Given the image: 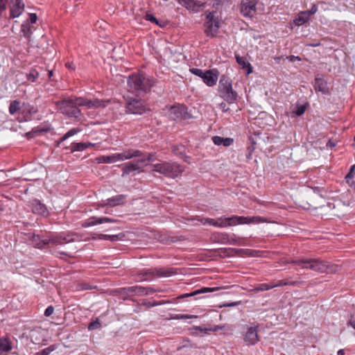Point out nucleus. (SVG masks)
<instances>
[{
  "label": "nucleus",
  "mask_w": 355,
  "mask_h": 355,
  "mask_svg": "<svg viewBox=\"0 0 355 355\" xmlns=\"http://www.w3.org/2000/svg\"><path fill=\"white\" fill-rule=\"evenodd\" d=\"M7 0H0V17L2 16L3 12L6 10Z\"/></svg>",
  "instance_id": "54"
},
{
  "label": "nucleus",
  "mask_w": 355,
  "mask_h": 355,
  "mask_svg": "<svg viewBox=\"0 0 355 355\" xmlns=\"http://www.w3.org/2000/svg\"><path fill=\"white\" fill-rule=\"evenodd\" d=\"M37 16L35 13H30L29 14V21L31 24H35L37 21Z\"/></svg>",
  "instance_id": "59"
},
{
  "label": "nucleus",
  "mask_w": 355,
  "mask_h": 355,
  "mask_svg": "<svg viewBox=\"0 0 355 355\" xmlns=\"http://www.w3.org/2000/svg\"><path fill=\"white\" fill-rule=\"evenodd\" d=\"M126 195L119 194L107 199L105 202L103 201L101 203L98 204V207H104L106 206L116 207L123 205L126 202Z\"/></svg>",
  "instance_id": "14"
},
{
  "label": "nucleus",
  "mask_w": 355,
  "mask_h": 355,
  "mask_svg": "<svg viewBox=\"0 0 355 355\" xmlns=\"http://www.w3.org/2000/svg\"><path fill=\"white\" fill-rule=\"evenodd\" d=\"M348 324L350 325L351 327H352L355 329V319H354L353 316L348 322Z\"/></svg>",
  "instance_id": "64"
},
{
  "label": "nucleus",
  "mask_w": 355,
  "mask_h": 355,
  "mask_svg": "<svg viewBox=\"0 0 355 355\" xmlns=\"http://www.w3.org/2000/svg\"><path fill=\"white\" fill-rule=\"evenodd\" d=\"M32 211L33 213L42 216H47L49 212L44 204L42 203L40 200L34 199L31 202Z\"/></svg>",
  "instance_id": "19"
},
{
  "label": "nucleus",
  "mask_w": 355,
  "mask_h": 355,
  "mask_svg": "<svg viewBox=\"0 0 355 355\" xmlns=\"http://www.w3.org/2000/svg\"><path fill=\"white\" fill-rule=\"evenodd\" d=\"M152 166L153 171L159 173L170 178H175L183 172L182 166L176 162H162L153 164Z\"/></svg>",
  "instance_id": "4"
},
{
  "label": "nucleus",
  "mask_w": 355,
  "mask_h": 355,
  "mask_svg": "<svg viewBox=\"0 0 355 355\" xmlns=\"http://www.w3.org/2000/svg\"><path fill=\"white\" fill-rule=\"evenodd\" d=\"M122 170V177H125L129 174L134 173L135 172L140 173L141 168L143 167L141 162H139V159L133 161L125 163L121 165Z\"/></svg>",
  "instance_id": "11"
},
{
  "label": "nucleus",
  "mask_w": 355,
  "mask_h": 355,
  "mask_svg": "<svg viewBox=\"0 0 355 355\" xmlns=\"http://www.w3.org/2000/svg\"><path fill=\"white\" fill-rule=\"evenodd\" d=\"M202 224H209L215 227H224L244 223V216H232L229 218H218L217 219L202 218L199 220Z\"/></svg>",
  "instance_id": "5"
},
{
  "label": "nucleus",
  "mask_w": 355,
  "mask_h": 355,
  "mask_svg": "<svg viewBox=\"0 0 355 355\" xmlns=\"http://www.w3.org/2000/svg\"><path fill=\"white\" fill-rule=\"evenodd\" d=\"M145 19L147 20V21H149L152 23H158V19L157 18L155 17V16L152 14H148L147 13L146 15V17H145Z\"/></svg>",
  "instance_id": "55"
},
{
  "label": "nucleus",
  "mask_w": 355,
  "mask_h": 355,
  "mask_svg": "<svg viewBox=\"0 0 355 355\" xmlns=\"http://www.w3.org/2000/svg\"><path fill=\"white\" fill-rule=\"evenodd\" d=\"M32 241L35 247L42 249L44 246L51 243V237L41 238L39 235L33 234L32 236Z\"/></svg>",
  "instance_id": "22"
},
{
  "label": "nucleus",
  "mask_w": 355,
  "mask_h": 355,
  "mask_svg": "<svg viewBox=\"0 0 355 355\" xmlns=\"http://www.w3.org/2000/svg\"><path fill=\"white\" fill-rule=\"evenodd\" d=\"M79 131H80V130L78 128H72V129L69 130L66 134L64 135V136L62 137H61L60 141H63L66 140L67 139H68L69 137L73 136L74 135L78 133Z\"/></svg>",
  "instance_id": "44"
},
{
  "label": "nucleus",
  "mask_w": 355,
  "mask_h": 355,
  "mask_svg": "<svg viewBox=\"0 0 355 355\" xmlns=\"http://www.w3.org/2000/svg\"><path fill=\"white\" fill-rule=\"evenodd\" d=\"M286 59H288L291 62H293L295 60H298V61L301 60V58L299 56H295V55L287 56Z\"/></svg>",
  "instance_id": "62"
},
{
  "label": "nucleus",
  "mask_w": 355,
  "mask_h": 355,
  "mask_svg": "<svg viewBox=\"0 0 355 355\" xmlns=\"http://www.w3.org/2000/svg\"><path fill=\"white\" fill-rule=\"evenodd\" d=\"M155 154L154 153H143V156H141L139 158V162H141L142 166H146L150 162H154L155 160Z\"/></svg>",
  "instance_id": "29"
},
{
  "label": "nucleus",
  "mask_w": 355,
  "mask_h": 355,
  "mask_svg": "<svg viewBox=\"0 0 355 355\" xmlns=\"http://www.w3.org/2000/svg\"><path fill=\"white\" fill-rule=\"evenodd\" d=\"M306 109V107L305 105H300L297 106V109L294 112L297 116H301L305 112Z\"/></svg>",
  "instance_id": "47"
},
{
  "label": "nucleus",
  "mask_w": 355,
  "mask_h": 355,
  "mask_svg": "<svg viewBox=\"0 0 355 355\" xmlns=\"http://www.w3.org/2000/svg\"><path fill=\"white\" fill-rule=\"evenodd\" d=\"M235 58L236 62L242 67V69H244V57L241 56L236 52L235 53Z\"/></svg>",
  "instance_id": "51"
},
{
  "label": "nucleus",
  "mask_w": 355,
  "mask_h": 355,
  "mask_svg": "<svg viewBox=\"0 0 355 355\" xmlns=\"http://www.w3.org/2000/svg\"><path fill=\"white\" fill-rule=\"evenodd\" d=\"M98 163H114L115 162V158L114 155L108 156H100L96 158Z\"/></svg>",
  "instance_id": "39"
},
{
  "label": "nucleus",
  "mask_w": 355,
  "mask_h": 355,
  "mask_svg": "<svg viewBox=\"0 0 355 355\" xmlns=\"http://www.w3.org/2000/svg\"><path fill=\"white\" fill-rule=\"evenodd\" d=\"M123 154L125 159H129L133 157H137L139 159L141 156H143V152L135 149H128L125 150L123 151Z\"/></svg>",
  "instance_id": "30"
},
{
  "label": "nucleus",
  "mask_w": 355,
  "mask_h": 355,
  "mask_svg": "<svg viewBox=\"0 0 355 355\" xmlns=\"http://www.w3.org/2000/svg\"><path fill=\"white\" fill-rule=\"evenodd\" d=\"M94 144L92 143H73L71 146V151H83L89 147H93Z\"/></svg>",
  "instance_id": "27"
},
{
  "label": "nucleus",
  "mask_w": 355,
  "mask_h": 355,
  "mask_svg": "<svg viewBox=\"0 0 355 355\" xmlns=\"http://www.w3.org/2000/svg\"><path fill=\"white\" fill-rule=\"evenodd\" d=\"M101 326L100 322L97 320L89 323L88 326L89 330H94L100 328Z\"/></svg>",
  "instance_id": "48"
},
{
  "label": "nucleus",
  "mask_w": 355,
  "mask_h": 355,
  "mask_svg": "<svg viewBox=\"0 0 355 355\" xmlns=\"http://www.w3.org/2000/svg\"><path fill=\"white\" fill-rule=\"evenodd\" d=\"M313 87L315 92H320L323 94H327L329 92L327 82L323 78L316 77Z\"/></svg>",
  "instance_id": "18"
},
{
  "label": "nucleus",
  "mask_w": 355,
  "mask_h": 355,
  "mask_svg": "<svg viewBox=\"0 0 355 355\" xmlns=\"http://www.w3.org/2000/svg\"><path fill=\"white\" fill-rule=\"evenodd\" d=\"M213 239L223 243H227L229 241L228 236L225 234H215L213 236Z\"/></svg>",
  "instance_id": "42"
},
{
  "label": "nucleus",
  "mask_w": 355,
  "mask_h": 355,
  "mask_svg": "<svg viewBox=\"0 0 355 355\" xmlns=\"http://www.w3.org/2000/svg\"><path fill=\"white\" fill-rule=\"evenodd\" d=\"M77 101L78 102L76 103H78L79 106H85L89 109L94 108L92 100L87 99L83 97H77Z\"/></svg>",
  "instance_id": "34"
},
{
  "label": "nucleus",
  "mask_w": 355,
  "mask_h": 355,
  "mask_svg": "<svg viewBox=\"0 0 355 355\" xmlns=\"http://www.w3.org/2000/svg\"><path fill=\"white\" fill-rule=\"evenodd\" d=\"M65 66H66V67H67L69 69H70L71 71L75 70V65L73 64V62H67L65 64Z\"/></svg>",
  "instance_id": "63"
},
{
  "label": "nucleus",
  "mask_w": 355,
  "mask_h": 355,
  "mask_svg": "<svg viewBox=\"0 0 355 355\" xmlns=\"http://www.w3.org/2000/svg\"><path fill=\"white\" fill-rule=\"evenodd\" d=\"M258 328L259 324H253L248 328L245 332V345H253L259 340Z\"/></svg>",
  "instance_id": "12"
},
{
  "label": "nucleus",
  "mask_w": 355,
  "mask_h": 355,
  "mask_svg": "<svg viewBox=\"0 0 355 355\" xmlns=\"http://www.w3.org/2000/svg\"><path fill=\"white\" fill-rule=\"evenodd\" d=\"M245 224H257L263 223L266 220L260 216H245Z\"/></svg>",
  "instance_id": "35"
},
{
  "label": "nucleus",
  "mask_w": 355,
  "mask_h": 355,
  "mask_svg": "<svg viewBox=\"0 0 355 355\" xmlns=\"http://www.w3.org/2000/svg\"><path fill=\"white\" fill-rule=\"evenodd\" d=\"M354 169H355V164H354L353 166H351L349 172L345 176V179L347 180V182L349 181V179H352V178H354V173H355L354 172Z\"/></svg>",
  "instance_id": "52"
},
{
  "label": "nucleus",
  "mask_w": 355,
  "mask_h": 355,
  "mask_svg": "<svg viewBox=\"0 0 355 355\" xmlns=\"http://www.w3.org/2000/svg\"><path fill=\"white\" fill-rule=\"evenodd\" d=\"M215 11L209 12L207 15V21L205 22V33L207 36L214 37L216 35L218 30L220 27V21L218 17H216Z\"/></svg>",
  "instance_id": "8"
},
{
  "label": "nucleus",
  "mask_w": 355,
  "mask_h": 355,
  "mask_svg": "<svg viewBox=\"0 0 355 355\" xmlns=\"http://www.w3.org/2000/svg\"><path fill=\"white\" fill-rule=\"evenodd\" d=\"M20 109V102L19 101H12L9 105V113L10 114H15Z\"/></svg>",
  "instance_id": "38"
},
{
  "label": "nucleus",
  "mask_w": 355,
  "mask_h": 355,
  "mask_svg": "<svg viewBox=\"0 0 355 355\" xmlns=\"http://www.w3.org/2000/svg\"><path fill=\"white\" fill-rule=\"evenodd\" d=\"M190 72L200 78L209 87H212L216 84L218 80V71L216 69H210L204 71L201 69L191 68Z\"/></svg>",
  "instance_id": "6"
},
{
  "label": "nucleus",
  "mask_w": 355,
  "mask_h": 355,
  "mask_svg": "<svg viewBox=\"0 0 355 355\" xmlns=\"http://www.w3.org/2000/svg\"><path fill=\"white\" fill-rule=\"evenodd\" d=\"M176 272L175 270L172 268H154V269H149L145 271L144 272H141L139 274V275H141L143 277H171L173 275L175 274Z\"/></svg>",
  "instance_id": "10"
},
{
  "label": "nucleus",
  "mask_w": 355,
  "mask_h": 355,
  "mask_svg": "<svg viewBox=\"0 0 355 355\" xmlns=\"http://www.w3.org/2000/svg\"><path fill=\"white\" fill-rule=\"evenodd\" d=\"M118 220L109 218V217H96V216H92L85 220L82 226L83 227H87L98 224H102L103 223H117Z\"/></svg>",
  "instance_id": "15"
},
{
  "label": "nucleus",
  "mask_w": 355,
  "mask_h": 355,
  "mask_svg": "<svg viewBox=\"0 0 355 355\" xmlns=\"http://www.w3.org/2000/svg\"><path fill=\"white\" fill-rule=\"evenodd\" d=\"M275 288V284L271 283L270 284H260L257 287L253 288L252 286L250 288L245 287V291H268L271 288Z\"/></svg>",
  "instance_id": "26"
},
{
  "label": "nucleus",
  "mask_w": 355,
  "mask_h": 355,
  "mask_svg": "<svg viewBox=\"0 0 355 355\" xmlns=\"http://www.w3.org/2000/svg\"><path fill=\"white\" fill-rule=\"evenodd\" d=\"M261 253L259 250L245 249V257H260Z\"/></svg>",
  "instance_id": "45"
},
{
  "label": "nucleus",
  "mask_w": 355,
  "mask_h": 355,
  "mask_svg": "<svg viewBox=\"0 0 355 355\" xmlns=\"http://www.w3.org/2000/svg\"><path fill=\"white\" fill-rule=\"evenodd\" d=\"M179 2L188 9H191L193 11L198 12L199 8L204 6V3H200L196 0H179Z\"/></svg>",
  "instance_id": "21"
},
{
  "label": "nucleus",
  "mask_w": 355,
  "mask_h": 355,
  "mask_svg": "<svg viewBox=\"0 0 355 355\" xmlns=\"http://www.w3.org/2000/svg\"><path fill=\"white\" fill-rule=\"evenodd\" d=\"M309 20V14L304 11L301 12L294 19L296 26H302Z\"/></svg>",
  "instance_id": "28"
},
{
  "label": "nucleus",
  "mask_w": 355,
  "mask_h": 355,
  "mask_svg": "<svg viewBox=\"0 0 355 355\" xmlns=\"http://www.w3.org/2000/svg\"><path fill=\"white\" fill-rule=\"evenodd\" d=\"M12 348L11 342L8 338L2 337L0 338V354L3 352H9Z\"/></svg>",
  "instance_id": "25"
},
{
  "label": "nucleus",
  "mask_w": 355,
  "mask_h": 355,
  "mask_svg": "<svg viewBox=\"0 0 355 355\" xmlns=\"http://www.w3.org/2000/svg\"><path fill=\"white\" fill-rule=\"evenodd\" d=\"M219 92L220 96L229 103H232L236 100L237 94L235 92L232 90L231 83L223 78L220 80L219 82Z\"/></svg>",
  "instance_id": "7"
},
{
  "label": "nucleus",
  "mask_w": 355,
  "mask_h": 355,
  "mask_svg": "<svg viewBox=\"0 0 355 355\" xmlns=\"http://www.w3.org/2000/svg\"><path fill=\"white\" fill-rule=\"evenodd\" d=\"M187 115V107L184 105H174L169 110V116L173 120L185 119Z\"/></svg>",
  "instance_id": "13"
},
{
  "label": "nucleus",
  "mask_w": 355,
  "mask_h": 355,
  "mask_svg": "<svg viewBox=\"0 0 355 355\" xmlns=\"http://www.w3.org/2000/svg\"><path fill=\"white\" fill-rule=\"evenodd\" d=\"M211 139L215 145H223L225 147L231 146L234 142V139L232 138H223L220 136H214Z\"/></svg>",
  "instance_id": "24"
},
{
  "label": "nucleus",
  "mask_w": 355,
  "mask_h": 355,
  "mask_svg": "<svg viewBox=\"0 0 355 355\" xmlns=\"http://www.w3.org/2000/svg\"><path fill=\"white\" fill-rule=\"evenodd\" d=\"M128 85L130 90L139 94H146L153 85V80L141 73H134L128 77Z\"/></svg>",
  "instance_id": "3"
},
{
  "label": "nucleus",
  "mask_w": 355,
  "mask_h": 355,
  "mask_svg": "<svg viewBox=\"0 0 355 355\" xmlns=\"http://www.w3.org/2000/svg\"><path fill=\"white\" fill-rule=\"evenodd\" d=\"M53 311H54V308L53 306H49L46 308V309L44 311V315L46 317H49L51 316L53 313Z\"/></svg>",
  "instance_id": "57"
},
{
  "label": "nucleus",
  "mask_w": 355,
  "mask_h": 355,
  "mask_svg": "<svg viewBox=\"0 0 355 355\" xmlns=\"http://www.w3.org/2000/svg\"><path fill=\"white\" fill-rule=\"evenodd\" d=\"M252 72V67L249 62H245V75H248Z\"/></svg>",
  "instance_id": "61"
},
{
  "label": "nucleus",
  "mask_w": 355,
  "mask_h": 355,
  "mask_svg": "<svg viewBox=\"0 0 355 355\" xmlns=\"http://www.w3.org/2000/svg\"><path fill=\"white\" fill-rule=\"evenodd\" d=\"M114 157L115 158V162H117V161L125 160L123 152H122L121 153L114 154Z\"/></svg>",
  "instance_id": "56"
},
{
  "label": "nucleus",
  "mask_w": 355,
  "mask_h": 355,
  "mask_svg": "<svg viewBox=\"0 0 355 355\" xmlns=\"http://www.w3.org/2000/svg\"><path fill=\"white\" fill-rule=\"evenodd\" d=\"M300 282L297 281H286V280H279L276 284H275V287L284 286H295L300 284Z\"/></svg>",
  "instance_id": "41"
},
{
  "label": "nucleus",
  "mask_w": 355,
  "mask_h": 355,
  "mask_svg": "<svg viewBox=\"0 0 355 355\" xmlns=\"http://www.w3.org/2000/svg\"><path fill=\"white\" fill-rule=\"evenodd\" d=\"M77 102V97H71L56 101L55 105L57 109L64 115L80 121L83 118V114L78 108L79 105L76 103Z\"/></svg>",
  "instance_id": "2"
},
{
  "label": "nucleus",
  "mask_w": 355,
  "mask_h": 355,
  "mask_svg": "<svg viewBox=\"0 0 355 355\" xmlns=\"http://www.w3.org/2000/svg\"><path fill=\"white\" fill-rule=\"evenodd\" d=\"M318 10V8L316 7V6L315 5H313V6L311 7V8L309 10H306L305 11L306 12H308L309 14V17L310 18L311 15L315 14Z\"/></svg>",
  "instance_id": "60"
},
{
  "label": "nucleus",
  "mask_w": 355,
  "mask_h": 355,
  "mask_svg": "<svg viewBox=\"0 0 355 355\" xmlns=\"http://www.w3.org/2000/svg\"><path fill=\"white\" fill-rule=\"evenodd\" d=\"M125 289L128 293H135L137 295H142L144 291V286H134L125 288Z\"/></svg>",
  "instance_id": "37"
},
{
  "label": "nucleus",
  "mask_w": 355,
  "mask_h": 355,
  "mask_svg": "<svg viewBox=\"0 0 355 355\" xmlns=\"http://www.w3.org/2000/svg\"><path fill=\"white\" fill-rule=\"evenodd\" d=\"M218 289H219L218 287H212V288L203 287V288L198 289L193 292L182 294V295H180L178 298L182 299V298H185V297H193V296H195V295H197L199 294H204V293H207L216 291Z\"/></svg>",
  "instance_id": "20"
},
{
  "label": "nucleus",
  "mask_w": 355,
  "mask_h": 355,
  "mask_svg": "<svg viewBox=\"0 0 355 355\" xmlns=\"http://www.w3.org/2000/svg\"><path fill=\"white\" fill-rule=\"evenodd\" d=\"M96 288V286L92 285L87 282H81V283L78 284L77 286V289L78 291L92 290Z\"/></svg>",
  "instance_id": "43"
},
{
  "label": "nucleus",
  "mask_w": 355,
  "mask_h": 355,
  "mask_svg": "<svg viewBox=\"0 0 355 355\" xmlns=\"http://www.w3.org/2000/svg\"><path fill=\"white\" fill-rule=\"evenodd\" d=\"M155 292V290L150 287H144V291L142 295H148L153 294Z\"/></svg>",
  "instance_id": "53"
},
{
  "label": "nucleus",
  "mask_w": 355,
  "mask_h": 355,
  "mask_svg": "<svg viewBox=\"0 0 355 355\" xmlns=\"http://www.w3.org/2000/svg\"><path fill=\"white\" fill-rule=\"evenodd\" d=\"M21 32L23 33L24 37L28 40H30V37L33 34L31 26L28 22L22 24L21 26Z\"/></svg>",
  "instance_id": "31"
},
{
  "label": "nucleus",
  "mask_w": 355,
  "mask_h": 355,
  "mask_svg": "<svg viewBox=\"0 0 355 355\" xmlns=\"http://www.w3.org/2000/svg\"><path fill=\"white\" fill-rule=\"evenodd\" d=\"M93 101V107L98 108V107H105L110 103V100H100L98 98H95Z\"/></svg>",
  "instance_id": "36"
},
{
  "label": "nucleus",
  "mask_w": 355,
  "mask_h": 355,
  "mask_svg": "<svg viewBox=\"0 0 355 355\" xmlns=\"http://www.w3.org/2000/svg\"><path fill=\"white\" fill-rule=\"evenodd\" d=\"M74 241L73 235L70 234H60L51 237V243L55 245H62Z\"/></svg>",
  "instance_id": "17"
},
{
  "label": "nucleus",
  "mask_w": 355,
  "mask_h": 355,
  "mask_svg": "<svg viewBox=\"0 0 355 355\" xmlns=\"http://www.w3.org/2000/svg\"><path fill=\"white\" fill-rule=\"evenodd\" d=\"M42 132H44V130L42 129H33L31 132L27 133V136L28 137H33L35 135H37Z\"/></svg>",
  "instance_id": "58"
},
{
  "label": "nucleus",
  "mask_w": 355,
  "mask_h": 355,
  "mask_svg": "<svg viewBox=\"0 0 355 355\" xmlns=\"http://www.w3.org/2000/svg\"><path fill=\"white\" fill-rule=\"evenodd\" d=\"M198 315H188V314H178L174 318L175 319H190V318H197Z\"/></svg>",
  "instance_id": "50"
},
{
  "label": "nucleus",
  "mask_w": 355,
  "mask_h": 355,
  "mask_svg": "<svg viewBox=\"0 0 355 355\" xmlns=\"http://www.w3.org/2000/svg\"><path fill=\"white\" fill-rule=\"evenodd\" d=\"M245 17H252L256 14L258 0H245Z\"/></svg>",
  "instance_id": "23"
},
{
  "label": "nucleus",
  "mask_w": 355,
  "mask_h": 355,
  "mask_svg": "<svg viewBox=\"0 0 355 355\" xmlns=\"http://www.w3.org/2000/svg\"><path fill=\"white\" fill-rule=\"evenodd\" d=\"M147 110L144 102L141 99L130 98L125 105V112L131 114H142Z\"/></svg>",
  "instance_id": "9"
},
{
  "label": "nucleus",
  "mask_w": 355,
  "mask_h": 355,
  "mask_svg": "<svg viewBox=\"0 0 355 355\" xmlns=\"http://www.w3.org/2000/svg\"><path fill=\"white\" fill-rule=\"evenodd\" d=\"M286 263L296 264L303 269H310L320 273H329L334 271V266L333 265L320 259L303 257L300 259H293Z\"/></svg>",
  "instance_id": "1"
},
{
  "label": "nucleus",
  "mask_w": 355,
  "mask_h": 355,
  "mask_svg": "<svg viewBox=\"0 0 355 355\" xmlns=\"http://www.w3.org/2000/svg\"><path fill=\"white\" fill-rule=\"evenodd\" d=\"M55 349L54 345H50L49 347L42 349V351L35 354V355H49L51 352Z\"/></svg>",
  "instance_id": "46"
},
{
  "label": "nucleus",
  "mask_w": 355,
  "mask_h": 355,
  "mask_svg": "<svg viewBox=\"0 0 355 355\" xmlns=\"http://www.w3.org/2000/svg\"><path fill=\"white\" fill-rule=\"evenodd\" d=\"M10 18L18 17L24 10L22 0H10Z\"/></svg>",
  "instance_id": "16"
},
{
  "label": "nucleus",
  "mask_w": 355,
  "mask_h": 355,
  "mask_svg": "<svg viewBox=\"0 0 355 355\" xmlns=\"http://www.w3.org/2000/svg\"><path fill=\"white\" fill-rule=\"evenodd\" d=\"M172 152L180 157H183L186 154V147L182 144L174 146Z\"/></svg>",
  "instance_id": "33"
},
{
  "label": "nucleus",
  "mask_w": 355,
  "mask_h": 355,
  "mask_svg": "<svg viewBox=\"0 0 355 355\" xmlns=\"http://www.w3.org/2000/svg\"><path fill=\"white\" fill-rule=\"evenodd\" d=\"M40 76V71L36 68H32L29 72L26 73L28 80L34 83Z\"/></svg>",
  "instance_id": "32"
},
{
  "label": "nucleus",
  "mask_w": 355,
  "mask_h": 355,
  "mask_svg": "<svg viewBox=\"0 0 355 355\" xmlns=\"http://www.w3.org/2000/svg\"><path fill=\"white\" fill-rule=\"evenodd\" d=\"M228 0H209V3L212 4L213 7H216L218 9V6L223 5L225 2H227Z\"/></svg>",
  "instance_id": "49"
},
{
  "label": "nucleus",
  "mask_w": 355,
  "mask_h": 355,
  "mask_svg": "<svg viewBox=\"0 0 355 355\" xmlns=\"http://www.w3.org/2000/svg\"><path fill=\"white\" fill-rule=\"evenodd\" d=\"M97 237L99 239L110 240L111 241H116L120 239V235H119V234L108 235V234H97Z\"/></svg>",
  "instance_id": "40"
}]
</instances>
